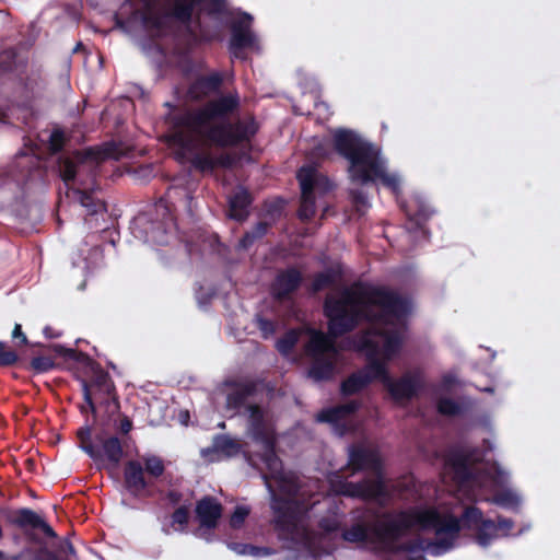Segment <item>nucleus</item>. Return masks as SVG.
<instances>
[{
	"label": "nucleus",
	"mask_w": 560,
	"mask_h": 560,
	"mask_svg": "<svg viewBox=\"0 0 560 560\" xmlns=\"http://www.w3.org/2000/svg\"><path fill=\"white\" fill-rule=\"evenodd\" d=\"M234 163L233 155L228 152L213 155L209 151H198L190 159L191 166L200 173H213L218 167L231 168Z\"/></svg>",
	"instance_id": "21"
},
{
	"label": "nucleus",
	"mask_w": 560,
	"mask_h": 560,
	"mask_svg": "<svg viewBox=\"0 0 560 560\" xmlns=\"http://www.w3.org/2000/svg\"><path fill=\"white\" fill-rule=\"evenodd\" d=\"M240 444L226 434H217L213 438L212 446L205 450L203 453H220L228 457L234 456L240 452Z\"/></svg>",
	"instance_id": "34"
},
{
	"label": "nucleus",
	"mask_w": 560,
	"mask_h": 560,
	"mask_svg": "<svg viewBox=\"0 0 560 560\" xmlns=\"http://www.w3.org/2000/svg\"><path fill=\"white\" fill-rule=\"evenodd\" d=\"M19 355L14 350L8 349L4 342L0 341V368L14 365Z\"/></svg>",
	"instance_id": "45"
},
{
	"label": "nucleus",
	"mask_w": 560,
	"mask_h": 560,
	"mask_svg": "<svg viewBox=\"0 0 560 560\" xmlns=\"http://www.w3.org/2000/svg\"><path fill=\"white\" fill-rule=\"evenodd\" d=\"M175 197H183L186 201L191 199L190 192L186 187L172 186L167 189L164 197H161L155 203V210L158 213H162V229L163 233L166 234L175 226V219L173 215V202Z\"/></svg>",
	"instance_id": "22"
},
{
	"label": "nucleus",
	"mask_w": 560,
	"mask_h": 560,
	"mask_svg": "<svg viewBox=\"0 0 560 560\" xmlns=\"http://www.w3.org/2000/svg\"><path fill=\"white\" fill-rule=\"evenodd\" d=\"M273 480L277 482L279 491L287 495L277 493L271 495V525L278 539L312 548L317 534L303 522L304 506L296 499L301 488L298 478L283 472Z\"/></svg>",
	"instance_id": "5"
},
{
	"label": "nucleus",
	"mask_w": 560,
	"mask_h": 560,
	"mask_svg": "<svg viewBox=\"0 0 560 560\" xmlns=\"http://www.w3.org/2000/svg\"><path fill=\"white\" fill-rule=\"evenodd\" d=\"M482 462L478 447L455 445L444 455V463L456 482L463 485L475 479L472 467Z\"/></svg>",
	"instance_id": "11"
},
{
	"label": "nucleus",
	"mask_w": 560,
	"mask_h": 560,
	"mask_svg": "<svg viewBox=\"0 0 560 560\" xmlns=\"http://www.w3.org/2000/svg\"><path fill=\"white\" fill-rule=\"evenodd\" d=\"M497 532L503 530L505 533H509L514 527V522L511 518H506L503 516H498V523L495 524Z\"/></svg>",
	"instance_id": "57"
},
{
	"label": "nucleus",
	"mask_w": 560,
	"mask_h": 560,
	"mask_svg": "<svg viewBox=\"0 0 560 560\" xmlns=\"http://www.w3.org/2000/svg\"><path fill=\"white\" fill-rule=\"evenodd\" d=\"M492 502L500 506L511 509H515L520 505L518 497L510 490H503L495 493L492 498Z\"/></svg>",
	"instance_id": "41"
},
{
	"label": "nucleus",
	"mask_w": 560,
	"mask_h": 560,
	"mask_svg": "<svg viewBox=\"0 0 560 560\" xmlns=\"http://www.w3.org/2000/svg\"><path fill=\"white\" fill-rule=\"evenodd\" d=\"M408 560H427V558L422 552H418L417 556L410 557Z\"/></svg>",
	"instance_id": "63"
},
{
	"label": "nucleus",
	"mask_w": 560,
	"mask_h": 560,
	"mask_svg": "<svg viewBox=\"0 0 560 560\" xmlns=\"http://www.w3.org/2000/svg\"><path fill=\"white\" fill-rule=\"evenodd\" d=\"M80 203L88 211V214L93 215L106 211L105 202L94 196L93 191L79 190Z\"/></svg>",
	"instance_id": "38"
},
{
	"label": "nucleus",
	"mask_w": 560,
	"mask_h": 560,
	"mask_svg": "<svg viewBox=\"0 0 560 560\" xmlns=\"http://www.w3.org/2000/svg\"><path fill=\"white\" fill-rule=\"evenodd\" d=\"M298 341L299 332L295 329H290L277 341V349L282 354H289Z\"/></svg>",
	"instance_id": "40"
},
{
	"label": "nucleus",
	"mask_w": 560,
	"mask_h": 560,
	"mask_svg": "<svg viewBox=\"0 0 560 560\" xmlns=\"http://www.w3.org/2000/svg\"><path fill=\"white\" fill-rule=\"evenodd\" d=\"M255 242H256V240L254 238V236L250 234L249 231H247L238 241L237 248L246 250L249 247H252Z\"/></svg>",
	"instance_id": "56"
},
{
	"label": "nucleus",
	"mask_w": 560,
	"mask_h": 560,
	"mask_svg": "<svg viewBox=\"0 0 560 560\" xmlns=\"http://www.w3.org/2000/svg\"><path fill=\"white\" fill-rule=\"evenodd\" d=\"M303 282L301 270L294 266L287 267L277 272L270 284L271 296L278 302H285L292 299Z\"/></svg>",
	"instance_id": "17"
},
{
	"label": "nucleus",
	"mask_w": 560,
	"mask_h": 560,
	"mask_svg": "<svg viewBox=\"0 0 560 560\" xmlns=\"http://www.w3.org/2000/svg\"><path fill=\"white\" fill-rule=\"evenodd\" d=\"M51 348L56 354L66 360L83 364L91 373L90 380L79 378L85 402L80 406L81 413H86L90 410L93 416H96V402L105 405L109 415L119 413L120 402L116 386L109 373L100 363L91 359L86 353L66 348L62 345H54Z\"/></svg>",
	"instance_id": "6"
},
{
	"label": "nucleus",
	"mask_w": 560,
	"mask_h": 560,
	"mask_svg": "<svg viewBox=\"0 0 560 560\" xmlns=\"http://www.w3.org/2000/svg\"><path fill=\"white\" fill-rule=\"evenodd\" d=\"M199 0H172L168 15L187 27L189 34H194L190 26L196 5Z\"/></svg>",
	"instance_id": "32"
},
{
	"label": "nucleus",
	"mask_w": 560,
	"mask_h": 560,
	"mask_svg": "<svg viewBox=\"0 0 560 560\" xmlns=\"http://www.w3.org/2000/svg\"><path fill=\"white\" fill-rule=\"evenodd\" d=\"M248 515L249 509L247 506L237 505L230 517V526L234 529L241 528Z\"/></svg>",
	"instance_id": "44"
},
{
	"label": "nucleus",
	"mask_w": 560,
	"mask_h": 560,
	"mask_svg": "<svg viewBox=\"0 0 560 560\" xmlns=\"http://www.w3.org/2000/svg\"><path fill=\"white\" fill-rule=\"evenodd\" d=\"M323 312L331 337L353 331L361 323L393 325L410 313L407 299L395 290L365 281H354L338 296L327 295Z\"/></svg>",
	"instance_id": "3"
},
{
	"label": "nucleus",
	"mask_w": 560,
	"mask_h": 560,
	"mask_svg": "<svg viewBox=\"0 0 560 560\" xmlns=\"http://www.w3.org/2000/svg\"><path fill=\"white\" fill-rule=\"evenodd\" d=\"M224 82L221 72H212L206 75L197 77L188 88V95L195 101H201L211 94L218 93Z\"/></svg>",
	"instance_id": "25"
},
{
	"label": "nucleus",
	"mask_w": 560,
	"mask_h": 560,
	"mask_svg": "<svg viewBox=\"0 0 560 560\" xmlns=\"http://www.w3.org/2000/svg\"><path fill=\"white\" fill-rule=\"evenodd\" d=\"M456 518L459 522L460 528L476 530V541L481 547L489 546L492 539L497 537L495 522L485 518L482 511L475 505L465 508L460 518Z\"/></svg>",
	"instance_id": "15"
},
{
	"label": "nucleus",
	"mask_w": 560,
	"mask_h": 560,
	"mask_svg": "<svg viewBox=\"0 0 560 560\" xmlns=\"http://www.w3.org/2000/svg\"><path fill=\"white\" fill-rule=\"evenodd\" d=\"M248 411V431L254 442L260 444L275 439V432L268 424L264 409L256 404L247 406Z\"/></svg>",
	"instance_id": "24"
},
{
	"label": "nucleus",
	"mask_w": 560,
	"mask_h": 560,
	"mask_svg": "<svg viewBox=\"0 0 560 560\" xmlns=\"http://www.w3.org/2000/svg\"><path fill=\"white\" fill-rule=\"evenodd\" d=\"M122 151L116 142H107L103 147H90L82 151H77L74 158H60L58 162L59 174L62 180L68 184L74 180L79 163L103 162L108 159L119 160Z\"/></svg>",
	"instance_id": "10"
},
{
	"label": "nucleus",
	"mask_w": 560,
	"mask_h": 560,
	"mask_svg": "<svg viewBox=\"0 0 560 560\" xmlns=\"http://www.w3.org/2000/svg\"><path fill=\"white\" fill-rule=\"evenodd\" d=\"M436 410L442 416L455 417L462 413V406L454 399L442 397L436 402Z\"/></svg>",
	"instance_id": "39"
},
{
	"label": "nucleus",
	"mask_w": 560,
	"mask_h": 560,
	"mask_svg": "<svg viewBox=\"0 0 560 560\" xmlns=\"http://www.w3.org/2000/svg\"><path fill=\"white\" fill-rule=\"evenodd\" d=\"M231 386L234 387L226 395L225 407L228 410L238 412L242 408H246L248 398L257 393V384L253 381L247 382H232Z\"/></svg>",
	"instance_id": "26"
},
{
	"label": "nucleus",
	"mask_w": 560,
	"mask_h": 560,
	"mask_svg": "<svg viewBox=\"0 0 560 560\" xmlns=\"http://www.w3.org/2000/svg\"><path fill=\"white\" fill-rule=\"evenodd\" d=\"M312 154L315 158L325 159L328 156V151L324 144H318L313 149Z\"/></svg>",
	"instance_id": "60"
},
{
	"label": "nucleus",
	"mask_w": 560,
	"mask_h": 560,
	"mask_svg": "<svg viewBox=\"0 0 560 560\" xmlns=\"http://www.w3.org/2000/svg\"><path fill=\"white\" fill-rule=\"evenodd\" d=\"M168 143L194 151L197 141L218 149L250 148L260 125L253 114L229 119L241 106L237 92L221 94L199 107H177L165 103Z\"/></svg>",
	"instance_id": "2"
},
{
	"label": "nucleus",
	"mask_w": 560,
	"mask_h": 560,
	"mask_svg": "<svg viewBox=\"0 0 560 560\" xmlns=\"http://www.w3.org/2000/svg\"><path fill=\"white\" fill-rule=\"evenodd\" d=\"M347 466L352 474L368 471L374 475L373 479L385 480L383 459L377 448L361 443L351 444Z\"/></svg>",
	"instance_id": "13"
},
{
	"label": "nucleus",
	"mask_w": 560,
	"mask_h": 560,
	"mask_svg": "<svg viewBox=\"0 0 560 560\" xmlns=\"http://www.w3.org/2000/svg\"><path fill=\"white\" fill-rule=\"evenodd\" d=\"M276 438L269 440L268 442L260 443L264 451L261 454V460L266 465V468L268 469L272 479L284 472L282 460L276 453Z\"/></svg>",
	"instance_id": "33"
},
{
	"label": "nucleus",
	"mask_w": 560,
	"mask_h": 560,
	"mask_svg": "<svg viewBox=\"0 0 560 560\" xmlns=\"http://www.w3.org/2000/svg\"><path fill=\"white\" fill-rule=\"evenodd\" d=\"M372 368L381 375L380 381L384 384L390 397L396 402L409 401L416 398L424 387L423 373L421 370L405 373L399 378L393 380L384 361L373 364Z\"/></svg>",
	"instance_id": "9"
},
{
	"label": "nucleus",
	"mask_w": 560,
	"mask_h": 560,
	"mask_svg": "<svg viewBox=\"0 0 560 560\" xmlns=\"http://www.w3.org/2000/svg\"><path fill=\"white\" fill-rule=\"evenodd\" d=\"M13 338H19L21 340V345H27L28 340L27 337L22 331V326L20 324H15L13 331H12Z\"/></svg>",
	"instance_id": "59"
},
{
	"label": "nucleus",
	"mask_w": 560,
	"mask_h": 560,
	"mask_svg": "<svg viewBox=\"0 0 560 560\" xmlns=\"http://www.w3.org/2000/svg\"><path fill=\"white\" fill-rule=\"evenodd\" d=\"M456 382H457V380H456L455 375L445 374L442 376L441 386L443 389L450 390L456 384Z\"/></svg>",
	"instance_id": "58"
},
{
	"label": "nucleus",
	"mask_w": 560,
	"mask_h": 560,
	"mask_svg": "<svg viewBox=\"0 0 560 560\" xmlns=\"http://www.w3.org/2000/svg\"><path fill=\"white\" fill-rule=\"evenodd\" d=\"M373 335L383 339V345L380 346V360L384 361L387 366L388 362L402 349L406 339L405 329L376 328L373 330Z\"/></svg>",
	"instance_id": "20"
},
{
	"label": "nucleus",
	"mask_w": 560,
	"mask_h": 560,
	"mask_svg": "<svg viewBox=\"0 0 560 560\" xmlns=\"http://www.w3.org/2000/svg\"><path fill=\"white\" fill-rule=\"evenodd\" d=\"M180 497H182V494L179 492H176V491H171L168 493V499L173 503H177L180 500Z\"/></svg>",
	"instance_id": "62"
},
{
	"label": "nucleus",
	"mask_w": 560,
	"mask_h": 560,
	"mask_svg": "<svg viewBox=\"0 0 560 560\" xmlns=\"http://www.w3.org/2000/svg\"><path fill=\"white\" fill-rule=\"evenodd\" d=\"M115 427L118 433L122 435L121 439H124L125 436H128V434L132 431L133 423L128 416L119 413V421Z\"/></svg>",
	"instance_id": "51"
},
{
	"label": "nucleus",
	"mask_w": 560,
	"mask_h": 560,
	"mask_svg": "<svg viewBox=\"0 0 560 560\" xmlns=\"http://www.w3.org/2000/svg\"><path fill=\"white\" fill-rule=\"evenodd\" d=\"M253 202L250 192L245 189H238L229 200L230 217L236 221L243 222L248 215V208Z\"/></svg>",
	"instance_id": "31"
},
{
	"label": "nucleus",
	"mask_w": 560,
	"mask_h": 560,
	"mask_svg": "<svg viewBox=\"0 0 560 560\" xmlns=\"http://www.w3.org/2000/svg\"><path fill=\"white\" fill-rule=\"evenodd\" d=\"M332 147L336 153L348 162V176L352 183L374 184L397 192L399 179L386 171L381 150L351 129L338 128L332 133Z\"/></svg>",
	"instance_id": "4"
},
{
	"label": "nucleus",
	"mask_w": 560,
	"mask_h": 560,
	"mask_svg": "<svg viewBox=\"0 0 560 560\" xmlns=\"http://www.w3.org/2000/svg\"><path fill=\"white\" fill-rule=\"evenodd\" d=\"M80 447L98 467L117 469L125 456V439L102 430L93 435L92 427L84 425L77 432Z\"/></svg>",
	"instance_id": "7"
},
{
	"label": "nucleus",
	"mask_w": 560,
	"mask_h": 560,
	"mask_svg": "<svg viewBox=\"0 0 560 560\" xmlns=\"http://www.w3.org/2000/svg\"><path fill=\"white\" fill-rule=\"evenodd\" d=\"M43 334L46 338L48 339H56V338H59L61 336V332L56 330L54 327L51 326H46L44 329H43Z\"/></svg>",
	"instance_id": "61"
},
{
	"label": "nucleus",
	"mask_w": 560,
	"mask_h": 560,
	"mask_svg": "<svg viewBox=\"0 0 560 560\" xmlns=\"http://www.w3.org/2000/svg\"><path fill=\"white\" fill-rule=\"evenodd\" d=\"M142 466L144 469V474L148 475V479H150L151 485L153 480L159 479L165 472V464L164 460L156 455H145L142 457Z\"/></svg>",
	"instance_id": "36"
},
{
	"label": "nucleus",
	"mask_w": 560,
	"mask_h": 560,
	"mask_svg": "<svg viewBox=\"0 0 560 560\" xmlns=\"http://www.w3.org/2000/svg\"><path fill=\"white\" fill-rule=\"evenodd\" d=\"M406 214L418 224L427 221L433 214L432 209L419 198H411L405 207Z\"/></svg>",
	"instance_id": "35"
},
{
	"label": "nucleus",
	"mask_w": 560,
	"mask_h": 560,
	"mask_svg": "<svg viewBox=\"0 0 560 560\" xmlns=\"http://www.w3.org/2000/svg\"><path fill=\"white\" fill-rule=\"evenodd\" d=\"M209 9L208 13L210 15L221 14L225 10V1L224 0H208Z\"/></svg>",
	"instance_id": "55"
},
{
	"label": "nucleus",
	"mask_w": 560,
	"mask_h": 560,
	"mask_svg": "<svg viewBox=\"0 0 560 560\" xmlns=\"http://www.w3.org/2000/svg\"><path fill=\"white\" fill-rule=\"evenodd\" d=\"M257 327L262 336V338L268 339L276 332V323L272 319L266 318L264 316L258 315L256 317Z\"/></svg>",
	"instance_id": "47"
},
{
	"label": "nucleus",
	"mask_w": 560,
	"mask_h": 560,
	"mask_svg": "<svg viewBox=\"0 0 560 560\" xmlns=\"http://www.w3.org/2000/svg\"><path fill=\"white\" fill-rule=\"evenodd\" d=\"M301 186V202L298 215L302 221L311 220L316 213L314 190L320 185H328L326 177H318L313 166H303L298 172Z\"/></svg>",
	"instance_id": "14"
},
{
	"label": "nucleus",
	"mask_w": 560,
	"mask_h": 560,
	"mask_svg": "<svg viewBox=\"0 0 560 560\" xmlns=\"http://www.w3.org/2000/svg\"><path fill=\"white\" fill-rule=\"evenodd\" d=\"M460 533L451 513L435 508L399 509L374 513L369 523L357 522L341 533L351 544H376L390 553L423 552L441 556L450 551Z\"/></svg>",
	"instance_id": "1"
},
{
	"label": "nucleus",
	"mask_w": 560,
	"mask_h": 560,
	"mask_svg": "<svg viewBox=\"0 0 560 560\" xmlns=\"http://www.w3.org/2000/svg\"><path fill=\"white\" fill-rule=\"evenodd\" d=\"M67 137L62 129L56 128L51 131L48 139V147L51 153H59L66 145Z\"/></svg>",
	"instance_id": "43"
},
{
	"label": "nucleus",
	"mask_w": 560,
	"mask_h": 560,
	"mask_svg": "<svg viewBox=\"0 0 560 560\" xmlns=\"http://www.w3.org/2000/svg\"><path fill=\"white\" fill-rule=\"evenodd\" d=\"M196 27L199 28V39L201 42L210 43L218 38L215 33L210 32L207 27L201 25V20L199 16L195 20Z\"/></svg>",
	"instance_id": "53"
},
{
	"label": "nucleus",
	"mask_w": 560,
	"mask_h": 560,
	"mask_svg": "<svg viewBox=\"0 0 560 560\" xmlns=\"http://www.w3.org/2000/svg\"><path fill=\"white\" fill-rule=\"evenodd\" d=\"M362 349L365 352L366 364L340 383V394L343 397L357 395L372 382L381 380V375L372 368L373 364L382 363L380 360V343L372 338H365L362 341Z\"/></svg>",
	"instance_id": "8"
},
{
	"label": "nucleus",
	"mask_w": 560,
	"mask_h": 560,
	"mask_svg": "<svg viewBox=\"0 0 560 560\" xmlns=\"http://www.w3.org/2000/svg\"><path fill=\"white\" fill-rule=\"evenodd\" d=\"M343 277V268L340 264H336L313 276L308 291L311 294H317L325 289L332 288Z\"/></svg>",
	"instance_id": "27"
},
{
	"label": "nucleus",
	"mask_w": 560,
	"mask_h": 560,
	"mask_svg": "<svg viewBox=\"0 0 560 560\" xmlns=\"http://www.w3.org/2000/svg\"><path fill=\"white\" fill-rule=\"evenodd\" d=\"M307 375L315 382L329 381L336 372V355L310 358Z\"/></svg>",
	"instance_id": "29"
},
{
	"label": "nucleus",
	"mask_w": 560,
	"mask_h": 560,
	"mask_svg": "<svg viewBox=\"0 0 560 560\" xmlns=\"http://www.w3.org/2000/svg\"><path fill=\"white\" fill-rule=\"evenodd\" d=\"M318 527L325 533V534H332L339 530L340 528V522L337 518L334 517H322L318 521Z\"/></svg>",
	"instance_id": "50"
},
{
	"label": "nucleus",
	"mask_w": 560,
	"mask_h": 560,
	"mask_svg": "<svg viewBox=\"0 0 560 560\" xmlns=\"http://www.w3.org/2000/svg\"><path fill=\"white\" fill-rule=\"evenodd\" d=\"M253 18L248 13L231 24V39L229 44L230 52L233 57L244 59L243 50L252 48L256 44V36L252 32Z\"/></svg>",
	"instance_id": "18"
},
{
	"label": "nucleus",
	"mask_w": 560,
	"mask_h": 560,
	"mask_svg": "<svg viewBox=\"0 0 560 560\" xmlns=\"http://www.w3.org/2000/svg\"><path fill=\"white\" fill-rule=\"evenodd\" d=\"M172 523L178 524L180 530H184L189 522V508L187 505H180L172 513Z\"/></svg>",
	"instance_id": "48"
},
{
	"label": "nucleus",
	"mask_w": 560,
	"mask_h": 560,
	"mask_svg": "<svg viewBox=\"0 0 560 560\" xmlns=\"http://www.w3.org/2000/svg\"><path fill=\"white\" fill-rule=\"evenodd\" d=\"M271 228V223L259 221L249 232L256 241L262 238Z\"/></svg>",
	"instance_id": "54"
},
{
	"label": "nucleus",
	"mask_w": 560,
	"mask_h": 560,
	"mask_svg": "<svg viewBox=\"0 0 560 560\" xmlns=\"http://www.w3.org/2000/svg\"><path fill=\"white\" fill-rule=\"evenodd\" d=\"M0 516L4 518L9 524L14 525L21 529H38L47 538L50 539H55L58 536L55 529L45 521V518L30 508L11 510L9 508L0 506ZM25 535L31 541H37L34 534L25 532Z\"/></svg>",
	"instance_id": "12"
},
{
	"label": "nucleus",
	"mask_w": 560,
	"mask_h": 560,
	"mask_svg": "<svg viewBox=\"0 0 560 560\" xmlns=\"http://www.w3.org/2000/svg\"><path fill=\"white\" fill-rule=\"evenodd\" d=\"M306 353L310 358L337 355L338 351L331 337L322 331H314L306 345Z\"/></svg>",
	"instance_id": "30"
},
{
	"label": "nucleus",
	"mask_w": 560,
	"mask_h": 560,
	"mask_svg": "<svg viewBox=\"0 0 560 560\" xmlns=\"http://www.w3.org/2000/svg\"><path fill=\"white\" fill-rule=\"evenodd\" d=\"M361 408V401L350 400L346 404L336 405L334 407L322 409L316 419L318 422L338 424L349 416L355 413Z\"/></svg>",
	"instance_id": "28"
},
{
	"label": "nucleus",
	"mask_w": 560,
	"mask_h": 560,
	"mask_svg": "<svg viewBox=\"0 0 560 560\" xmlns=\"http://www.w3.org/2000/svg\"><path fill=\"white\" fill-rule=\"evenodd\" d=\"M338 494L363 501L377 500L387 495L385 480L364 478L361 481H340L336 489Z\"/></svg>",
	"instance_id": "16"
},
{
	"label": "nucleus",
	"mask_w": 560,
	"mask_h": 560,
	"mask_svg": "<svg viewBox=\"0 0 560 560\" xmlns=\"http://www.w3.org/2000/svg\"><path fill=\"white\" fill-rule=\"evenodd\" d=\"M55 366L54 359L46 355L34 357L30 362V368L35 373H46L54 370Z\"/></svg>",
	"instance_id": "42"
},
{
	"label": "nucleus",
	"mask_w": 560,
	"mask_h": 560,
	"mask_svg": "<svg viewBox=\"0 0 560 560\" xmlns=\"http://www.w3.org/2000/svg\"><path fill=\"white\" fill-rule=\"evenodd\" d=\"M229 547L242 556H253V557H265L271 556L275 553V550L269 547H258L252 544H242V542H231Z\"/></svg>",
	"instance_id": "37"
},
{
	"label": "nucleus",
	"mask_w": 560,
	"mask_h": 560,
	"mask_svg": "<svg viewBox=\"0 0 560 560\" xmlns=\"http://www.w3.org/2000/svg\"><path fill=\"white\" fill-rule=\"evenodd\" d=\"M350 199L351 202L359 209L368 207V196L361 189H351L350 192Z\"/></svg>",
	"instance_id": "52"
},
{
	"label": "nucleus",
	"mask_w": 560,
	"mask_h": 560,
	"mask_svg": "<svg viewBox=\"0 0 560 560\" xmlns=\"http://www.w3.org/2000/svg\"><path fill=\"white\" fill-rule=\"evenodd\" d=\"M142 21L144 26L151 30L160 31L165 26L164 19L160 14L153 12L145 13Z\"/></svg>",
	"instance_id": "49"
},
{
	"label": "nucleus",
	"mask_w": 560,
	"mask_h": 560,
	"mask_svg": "<svg viewBox=\"0 0 560 560\" xmlns=\"http://www.w3.org/2000/svg\"><path fill=\"white\" fill-rule=\"evenodd\" d=\"M124 486L133 497L144 494L151 486L150 479L145 478L142 463L136 459L128 460L124 467Z\"/></svg>",
	"instance_id": "23"
},
{
	"label": "nucleus",
	"mask_w": 560,
	"mask_h": 560,
	"mask_svg": "<svg viewBox=\"0 0 560 560\" xmlns=\"http://www.w3.org/2000/svg\"><path fill=\"white\" fill-rule=\"evenodd\" d=\"M223 506L217 498L205 495L197 501L195 516L200 530H213L222 517Z\"/></svg>",
	"instance_id": "19"
},
{
	"label": "nucleus",
	"mask_w": 560,
	"mask_h": 560,
	"mask_svg": "<svg viewBox=\"0 0 560 560\" xmlns=\"http://www.w3.org/2000/svg\"><path fill=\"white\" fill-rule=\"evenodd\" d=\"M0 560H44L36 551L25 548L16 555L7 556L0 550Z\"/></svg>",
	"instance_id": "46"
}]
</instances>
